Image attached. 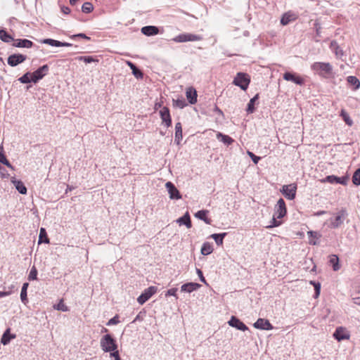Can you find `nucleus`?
<instances>
[{
	"instance_id": "nucleus-1",
	"label": "nucleus",
	"mask_w": 360,
	"mask_h": 360,
	"mask_svg": "<svg viewBox=\"0 0 360 360\" xmlns=\"http://www.w3.org/2000/svg\"><path fill=\"white\" fill-rule=\"evenodd\" d=\"M100 345L104 352H111V351L117 349L115 340L109 334L105 335L101 338Z\"/></svg>"
},
{
	"instance_id": "nucleus-2",
	"label": "nucleus",
	"mask_w": 360,
	"mask_h": 360,
	"mask_svg": "<svg viewBox=\"0 0 360 360\" xmlns=\"http://www.w3.org/2000/svg\"><path fill=\"white\" fill-rule=\"evenodd\" d=\"M311 68L319 74L330 75L333 71V67L329 63L316 62Z\"/></svg>"
},
{
	"instance_id": "nucleus-3",
	"label": "nucleus",
	"mask_w": 360,
	"mask_h": 360,
	"mask_svg": "<svg viewBox=\"0 0 360 360\" xmlns=\"http://www.w3.org/2000/svg\"><path fill=\"white\" fill-rule=\"evenodd\" d=\"M250 77L245 73L238 72L236 77L234 78L233 83L243 90H246L250 84Z\"/></svg>"
},
{
	"instance_id": "nucleus-4",
	"label": "nucleus",
	"mask_w": 360,
	"mask_h": 360,
	"mask_svg": "<svg viewBox=\"0 0 360 360\" xmlns=\"http://www.w3.org/2000/svg\"><path fill=\"white\" fill-rule=\"evenodd\" d=\"M296 191V185L291 184L283 186L281 192L287 199L293 200L295 198Z\"/></svg>"
},
{
	"instance_id": "nucleus-5",
	"label": "nucleus",
	"mask_w": 360,
	"mask_h": 360,
	"mask_svg": "<svg viewBox=\"0 0 360 360\" xmlns=\"http://www.w3.org/2000/svg\"><path fill=\"white\" fill-rule=\"evenodd\" d=\"M157 292V288L155 286H150L146 288L143 292L137 298V302L140 304H143L148 301L154 294Z\"/></svg>"
},
{
	"instance_id": "nucleus-6",
	"label": "nucleus",
	"mask_w": 360,
	"mask_h": 360,
	"mask_svg": "<svg viewBox=\"0 0 360 360\" xmlns=\"http://www.w3.org/2000/svg\"><path fill=\"white\" fill-rule=\"evenodd\" d=\"M202 37L199 35H195L189 33L181 34L173 39L175 42H186L201 40Z\"/></svg>"
},
{
	"instance_id": "nucleus-7",
	"label": "nucleus",
	"mask_w": 360,
	"mask_h": 360,
	"mask_svg": "<svg viewBox=\"0 0 360 360\" xmlns=\"http://www.w3.org/2000/svg\"><path fill=\"white\" fill-rule=\"evenodd\" d=\"M49 72V66L44 65L33 72L32 74L31 80L32 82L37 83L39 80L41 79Z\"/></svg>"
},
{
	"instance_id": "nucleus-8",
	"label": "nucleus",
	"mask_w": 360,
	"mask_h": 360,
	"mask_svg": "<svg viewBox=\"0 0 360 360\" xmlns=\"http://www.w3.org/2000/svg\"><path fill=\"white\" fill-rule=\"evenodd\" d=\"M287 213L286 206L283 199L280 198L274 208V215L276 216L277 218H283Z\"/></svg>"
},
{
	"instance_id": "nucleus-9",
	"label": "nucleus",
	"mask_w": 360,
	"mask_h": 360,
	"mask_svg": "<svg viewBox=\"0 0 360 360\" xmlns=\"http://www.w3.org/2000/svg\"><path fill=\"white\" fill-rule=\"evenodd\" d=\"M333 337L338 341H342L345 340H349L350 338V333L345 327H338L333 333Z\"/></svg>"
},
{
	"instance_id": "nucleus-10",
	"label": "nucleus",
	"mask_w": 360,
	"mask_h": 360,
	"mask_svg": "<svg viewBox=\"0 0 360 360\" xmlns=\"http://www.w3.org/2000/svg\"><path fill=\"white\" fill-rule=\"evenodd\" d=\"M165 187L167 190V192L169 195L170 199L172 200H179L181 198V195L179 191V190L175 187V186L170 181H168L165 184Z\"/></svg>"
},
{
	"instance_id": "nucleus-11",
	"label": "nucleus",
	"mask_w": 360,
	"mask_h": 360,
	"mask_svg": "<svg viewBox=\"0 0 360 360\" xmlns=\"http://www.w3.org/2000/svg\"><path fill=\"white\" fill-rule=\"evenodd\" d=\"M25 60L26 56L20 53H15L8 56L7 61L9 65L15 67L18 64L23 63Z\"/></svg>"
},
{
	"instance_id": "nucleus-12",
	"label": "nucleus",
	"mask_w": 360,
	"mask_h": 360,
	"mask_svg": "<svg viewBox=\"0 0 360 360\" xmlns=\"http://www.w3.org/2000/svg\"><path fill=\"white\" fill-rule=\"evenodd\" d=\"M253 326L257 329L270 330L274 328L273 326L267 319L259 318L254 323Z\"/></svg>"
},
{
	"instance_id": "nucleus-13",
	"label": "nucleus",
	"mask_w": 360,
	"mask_h": 360,
	"mask_svg": "<svg viewBox=\"0 0 360 360\" xmlns=\"http://www.w3.org/2000/svg\"><path fill=\"white\" fill-rule=\"evenodd\" d=\"M160 115L162 123H164L167 127H169L172 124V119L169 108L167 107H163L160 110Z\"/></svg>"
},
{
	"instance_id": "nucleus-14",
	"label": "nucleus",
	"mask_w": 360,
	"mask_h": 360,
	"mask_svg": "<svg viewBox=\"0 0 360 360\" xmlns=\"http://www.w3.org/2000/svg\"><path fill=\"white\" fill-rule=\"evenodd\" d=\"M228 323L230 326L236 328L241 331H245L248 329L245 323H243L240 320L233 316H231L230 320L228 321Z\"/></svg>"
},
{
	"instance_id": "nucleus-15",
	"label": "nucleus",
	"mask_w": 360,
	"mask_h": 360,
	"mask_svg": "<svg viewBox=\"0 0 360 360\" xmlns=\"http://www.w3.org/2000/svg\"><path fill=\"white\" fill-rule=\"evenodd\" d=\"M283 79L286 81H290L299 85L304 84V79L301 77L289 72L284 73Z\"/></svg>"
},
{
	"instance_id": "nucleus-16",
	"label": "nucleus",
	"mask_w": 360,
	"mask_h": 360,
	"mask_svg": "<svg viewBox=\"0 0 360 360\" xmlns=\"http://www.w3.org/2000/svg\"><path fill=\"white\" fill-rule=\"evenodd\" d=\"M186 96L188 100V101L191 104H195L197 102V91L196 90L191 86L186 89Z\"/></svg>"
},
{
	"instance_id": "nucleus-17",
	"label": "nucleus",
	"mask_w": 360,
	"mask_h": 360,
	"mask_svg": "<svg viewBox=\"0 0 360 360\" xmlns=\"http://www.w3.org/2000/svg\"><path fill=\"white\" fill-rule=\"evenodd\" d=\"M42 44H49L51 46H56V47H60V46H71L72 44L68 43V42H61L55 39H44L41 41Z\"/></svg>"
},
{
	"instance_id": "nucleus-18",
	"label": "nucleus",
	"mask_w": 360,
	"mask_h": 360,
	"mask_svg": "<svg viewBox=\"0 0 360 360\" xmlns=\"http://www.w3.org/2000/svg\"><path fill=\"white\" fill-rule=\"evenodd\" d=\"M11 183L14 185L15 189L21 194L27 193V188L20 180H17L15 178L12 177Z\"/></svg>"
},
{
	"instance_id": "nucleus-19",
	"label": "nucleus",
	"mask_w": 360,
	"mask_h": 360,
	"mask_svg": "<svg viewBox=\"0 0 360 360\" xmlns=\"http://www.w3.org/2000/svg\"><path fill=\"white\" fill-rule=\"evenodd\" d=\"M200 287V285L197 283H187L181 285V290L186 292H192L198 290Z\"/></svg>"
},
{
	"instance_id": "nucleus-20",
	"label": "nucleus",
	"mask_w": 360,
	"mask_h": 360,
	"mask_svg": "<svg viewBox=\"0 0 360 360\" xmlns=\"http://www.w3.org/2000/svg\"><path fill=\"white\" fill-rule=\"evenodd\" d=\"M344 217V211L338 213L334 219L330 220V227L333 229L338 228L341 224H342Z\"/></svg>"
},
{
	"instance_id": "nucleus-21",
	"label": "nucleus",
	"mask_w": 360,
	"mask_h": 360,
	"mask_svg": "<svg viewBox=\"0 0 360 360\" xmlns=\"http://www.w3.org/2000/svg\"><path fill=\"white\" fill-rule=\"evenodd\" d=\"M176 223L179 226L185 225L188 229L191 228L192 224H191L189 213L188 212H186L183 217L179 218L176 220Z\"/></svg>"
},
{
	"instance_id": "nucleus-22",
	"label": "nucleus",
	"mask_w": 360,
	"mask_h": 360,
	"mask_svg": "<svg viewBox=\"0 0 360 360\" xmlns=\"http://www.w3.org/2000/svg\"><path fill=\"white\" fill-rule=\"evenodd\" d=\"M11 329L7 328L1 338V343L4 345H8L12 339H15L16 335L15 334H11Z\"/></svg>"
},
{
	"instance_id": "nucleus-23",
	"label": "nucleus",
	"mask_w": 360,
	"mask_h": 360,
	"mask_svg": "<svg viewBox=\"0 0 360 360\" xmlns=\"http://www.w3.org/2000/svg\"><path fill=\"white\" fill-rule=\"evenodd\" d=\"M141 32L146 36H153L158 34L159 30L155 26H145L141 28Z\"/></svg>"
},
{
	"instance_id": "nucleus-24",
	"label": "nucleus",
	"mask_w": 360,
	"mask_h": 360,
	"mask_svg": "<svg viewBox=\"0 0 360 360\" xmlns=\"http://www.w3.org/2000/svg\"><path fill=\"white\" fill-rule=\"evenodd\" d=\"M183 139L182 136V126L180 122L175 124V139L174 141L177 145H179Z\"/></svg>"
},
{
	"instance_id": "nucleus-25",
	"label": "nucleus",
	"mask_w": 360,
	"mask_h": 360,
	"mask_svg": "<svg viewBox=\"0 0 360 360\" xmlns=\"http://www.w3.org/2000/svg\"><path fill=\"white\" fill-rule=\"evenodd\" d=\"M217 139L221 141L226 146H229L234 142V140L228 135L223 134L221 132H217L216 134Z\"/></svg>"
},
{
	"instance_id": "nucleus-26",
	"label": "nucleus",
	"mask_w": 360,
	"mask_h": 360,
	"mask_svg": "<svg viewBox=\"0 0 360 360\" xmlns=\"http://www.w3.org/2000/svg\"><path fill=\"white\" fill-rule=\"evenodd\" d=\"M209 213L208 210H202L197 212L195 214V217L200 220L204 221L207 224H211V219L207 217V214Z\"/></svg>"
},
{
	"instance_id": "nucleus-27",
	"label": "nucleus",
	"mask_w": 360,
	"mask_h": 360,
	"mask_svg": "<svg viewBox=\"0 0 360 360\" xmlns=\"http://www.w3.org/2000/svg\"><path fill=\"white\" fill-rule=\"evenodd\" d=\"M296 19V15L292 13H290V12H288V13H285L283 15L281 19V23L283 25H288L289 22L295 20Z\"/></svg>"
},
{
	"instance_id": "nucleus-28",
	"label": "nucleus",
	"mask_w": 360,
	"mask_h": 360,
	"mask_svg": "<svg viewBox=\"0 0 360 360\" xmlns=\"http://www.w3.org/2000/svg\"><path fill=\"white\" fill-rule=\"evenodd\" d=\"M33 45L32 41L28 39H16L13 44L15 47L31 48Z\"/></svg>"
},
{
	"instance_id": "nucleus-29",
	"label": "nucleus",
	"mask_w": 360,
	"mask_h": 360,
	"mask_svg": "<svg viewBox=\"0 0 360 360\" xmlns=\"http://www.w3.org/2000/svg\"><path fill=\"white\" fill-rule=\"evenodd\" d=\"M307 235L309 238V243L313 245H316L318 244L316 240L319 239L321 236V235L319 233L313 231H308Z\"/></svg>"
},
{
	"instance_id": "nucleus-30",
	"label": "nucleus",
	"mask_w": 360,
	"mask_h": 360,
	"mask_svg": "<svg viewBox=\"0 0 360 360\" xmlns=\"http://www.w3.org/2000/svg\"><path fill=\"white\" fill-rule=\"evenodd\" d=\"M330 49L334 51L338 58H341L344 53L343 51L339 47L338 43L335 41L330 42Z\"/></svg>"
},
{
	"instance_id": "nucleus-31",
	"label": "nucleus",
	"mask_w": 360,
	"mask_h": 360,
	"mask_svg": "<svg viewBox=\"0 0 360 360\" xmlns=\"http://www.w3.org/2000/svg\"><path fill=\"white\" fill-rule=\"evenodd\" d=\"M322 182H328L330 184H343L344 181L340 178L335 176L334 175L328 176L326 179L321 180Z\"/></svg>"
},
{
	"instance_id": "nucleus-32",
	"label": "nucleus",
	"mask_w": 360,
	"mask_h": 360,
	"mask_svg": "<svg viewBox=\"0 0 360 360\" xmlns=\"http://www.w3.org/2000/svg\"><path fill=\"white\" fill-rule=\"evenodd\" d=\"M329 262L333 266V269L335 271H337L340 269V266L339 264V258L337 255H330Z\"/></svg>"
},
{
	"instance_id": "nucleus-33",
	"label": "nucleus",
	"mask_w": 360,
	"mask_h": 360,
	"mask_svg": "<svg viewBox=\"0 0 360 360\" xmlns=\"http://www.w3.org/2000/svg\"><path fill=\"white\" fill-rule=\"evenodd\" d=\"M213 251L212 245L210 243H204L201 248V254L203 255H208Z\"/></svg>"
},
{
	"instance_id": "nucleus-34",
	"label": "nucleus",
	"mask_w": 360,
	"mask_h": 360,
	"mask_svg": "<svg viewBox=\"0 0 360 360\" xmlns=\"http://www.w3.org/2000/svg\"><path fill=\"white\" fill-rule=\"evenodd\" d=\"M127 64L129 66V68L132 70L133 75L136 78H142L143 77V73L136 67V65L133 63H131L130 61H127Z\"/></svg>"
},
{
	"instance_id": "nucleus-35",
	"label": "nucleus",
	"mask_w": 360,
	"mask_h": 360,
	"mask_svg": "<svg viewBox=\"0 0 360 360\" xmlns=\"http://www.w3.org/2000/svg\"><path fill=\"white\" fill-rule=\"evenodd\" d=\"M226 235V233H213L211 235V238L214 240L217 245H221L223 244V240Z\"/></svg>"
},
{
	"instance_id": "nucleus-36",
	"label": "nucleus",
	"mask_w": 360,
	"mask_h": 360,
	"mask_svg": "<svg viewBox=\"0 0 360 360\" xmlns=\"http://www.w3.org/2000/svg\"><path fill=\"white\" fill-rule=\"evenodd\" d=\"M259 95L256 94L253 98H252L250 101V102L248 104V107L246 109V111L248 114L252 113L255 110V103L258 100Z\"/></svg>"
},
{
	"instance_id": "nucleus-37",
	"label": "nucleus",
	"mask_w": 360,
	"mask_h": 360,
	"mask_svg": "<svg viewBox=\"0 0 360 360\" xmlns=\"http://www.w3.org/2000/svg\"><path fill=\"white\" fill-rule=\"evenodd\" d=\"M347 82L354 86V90L358 89L360 87L359 80L354 76H349L347 77Z\"/></svg>"
},
{
	"instance_id": "nucleus-38",
	"label": "nucleus",
	"mask_w": 360,
	"mask_h": 360,
	"mask_svg": "<svg viewBox=\"0 0 360 360\" xmlns=\"http://www.w3.org/2000/svg\"><path fill=\"white\" fill-rule=\"evenodd\" d=\"M281 218H277L276 216L273 215V218L270 221V224L266 226V228L269 229L279 226L282 224V221L279 220Z\"/></svg>"
},
{
	"instance_id": "nucleus-39",
	"label": "nucleus",
	"mask_w": 360,
	"mask_h": 360,
	"mask_svg": "<svg viewBox=\"0 0 360 360\" xmlns=\"http://www.w3.org/2000/svg\"><path fill=\"white\" fill-rule=\"evenodd\" d=\"M42 242L45 243H49V239L46 236V232L45 229L41 228L39 236V243H41Z\"/></svg>"
},
{
	"instance_id": "nucleus-40",
	"label": "nucleus",
	"mask_w": 360,
	"mask_h": 360,
	"mask_svg": "<svg viewBox=\"0 0 360 360\" xmlns=\"http://www.w3.org/2000/svg\"><path fill=\"white\" fill-rule=\"evenodd\" d=\"M0 39L6 43L13 41V38L4 30H0Z\"/></svg>"
},
{
	"instance_id": "nucleus-41",
	"label": "nucleus",
	"mask_w": 360,
	"mask_h": 360,
	"mask_svg": "<svg viewBox=\"0 0 360 360\" xmlns=\"http://www.w3.org/2000/svg\"><path fill=\"white\" fill-rule=\"evenodd\" d=\"M27 287H28V283H24L22 285V290H21V292H20V299H21V301L24 304H26L27 302Z\"/></svg>"
},
{
	"instance_id": "nucleus-42",
	"label": "nucleus",
	"mask_w": 360,
	"mask_h": 360,
	"mask_svg": "<svg viewBox=\"0 0 360 360\" xmlns=\"http://www.w3.org/2000/svg\"><path fill=\"white\" fill-rule=\"evenodd\" d=\"M31 77L32 74L30 72H26L18 79V81L22 84H27L30 82H32V80H31Z\"/></svg>"
},
{
	"instance_id": "nucleus-43",
	"label": "nucleus",
	"mask_w": 360,
	"mask_h": 360,
	"mask_svg": "<svg viewBox=\"0 0 360 360\" xmlns=\"http://www.w3.org/2000/svg\"><path fill=\"white\" fill-rule=\"evenodd\" d=\"M340 116L342 117L346 124L349 126H352L353 124L352 120L350 118L348 113L345 110H342L340 112Z\"/></svg>"
},
{
	"instance_id": "nucleus-44",
	"label": "nucleus",
	"mask_w": 360,
	"mask_h": 360,
	"mask_svg": "<svg viewBox=\"0 0 360 360\" xmlns=\"http://www.w3.org/2000/svg\"><path fill=\"white\" fill-rule=\"evenodd\" d=\"M79 61H84L86 63H91L93 62H98V60L94 58L93 56H78L76 58Z\"/></svg>"
},
{
	"instance_id": "nucleus-45",
	"label": "nucleus",
	"mask_w": 360,
	"mask_h": 360,
	"mask_svg": "<svg viewBox=\"0 0 360 360\" xmlns=\"http://www.w3.org/2000/svg\"><path fill=\"white\" fill-rule=\"evenodd\" d=\"M352 182L356 186H360V169H356L354 173Z\"/></svg>"
},
{
	"instance_id": "nucleus-46",
	"label": "nucleus",
	"mask_w": 360,
	"mask_h": 360,
	"mask_svg": "<svg viewBox=\"0 0 360 360\" xmlns=\"http://www.w3.org/2000/svg\"><path fill=\"white\" fill-rule=\"evenodd\" d=\"M53 308L56 310L61 311H68V307L63 303V301L62 300L57 304L54 305Z\"/></svg>"
},
{
	"instance_id": "nucleus-47",
	"label": "nucleus",
	"mask_w": 360,
	"mask_h": 360,
	"mask_svg": "<svg viewBox=\"0 0 360 360\" xmlns=\"http://www.w3.org/2000/svg\"><path fill=\"white\" fill-rule=\"evenodd\" d=\"M93 5L90 2H85L82 6V10L84 13H88L93 11Z\"/></svg>"
},
{
	"instance_id": "nucleus-48",
	"label": "nucleus",
	"mask_w": 360,
	"mask_h": 360,
	"mask_svg": "<svg viewBox=\"0 0 360 360\" xmlns=\"http://www.w3.org/2000/svg\"><path fill=\"white\" fill-rule=\"evenodd\" d=\"M0 162L7 166L8 168L11 169H14L13 167L11 165V164L8 162L6 157L5 156L4 153L0 154Z\"/></svg>"
},
{
	"instance_id": "nucleus-49",
	"label": "nucleus",
	"mask_w": 360,
	"mask_h": 360,
	"mask_svg": "<svg viewBox=\"0 0 360 360\" xmlns=\"http://www.w3.org/2000/svg\"><path fill=\"white\" fill-rule=\"evenodd\" d=\"M310 284L314 287L315 289V297H318L321 292V284L315 281H311Z\"/></svg>"
},
{
	"instance_id": "nucleus-50",
	"label": "nucleus",
	"mask_w": 360,
	"mask_h": 360,
	"mask_svg": "<svg viewBox=\"0 0 360 360\" xmlns=\"http://www.w3.org/2000/svg\"><path fill=\"white\" fill-rule=\"evenodd\" d=\"M14 288H15V285L12 284L9 286V290H2V291L0 290V298L10 295L11 294H12Z\"/></svg>"
},
{
	"instance_id": "nucleus-51",
	"label": "nucleus",
	"mask_w": 360,
	"mask_h": 360,
	"mask_svg": "<svg viewBox=\"0 0 360 360\" xmlns=\"http://www.w3.org/2000/svg\"><path fill=\"white\" fill-rule=\"evenodd\" d=\"M174 102L175 105L179 108H184L186 105V101L183 98L176 99Z\"/></svg>"
},
{
	"instance_id": "nucleus-52",
	"label": "nucleus",
	"mask_w": 360,
	"mask_h": 360,
	"mask_svg": "<svg viewBox=\"0 0 360 360\" xmlns=\"http://www.w3.org/2000/svg\"><path fill=\"white\" fill-rule=\"evenodd\" d=\"M37 278V271L35 267H32L29 274V280H36Z\"/></svg>"
},
{
	"instance_id": "nucleus-53",
	"label": "nucleus",
	"mask_w": 360,
	"mask_h": 360,
	"mask_svg": "<svg viewBox=\"0 0 360 360\" xmlns=\"http://www.w3.org/2000/svg\"><path fill=\"white\" fill-rule=\"evenodd\" d=\"M120 322L118 316H115L113 318L110 319L107 323V326L116 325Z\"/></svg>"
},
{
	"instance_id": "nucleus-54",
	"label": "nucleus",
	"mask_w": 360,
	"mask_h": 360,
	"mask_svg": "<svg viewBox=\"0 0 360 360\" xmlns=\"http://www.w3.org/2000/svg\"><path fill=\"white\" fill-rule=\"evenodd\" d=\"M176 291H177L176 288L169 289L166 292L165 296H174V297H175L177 299Z\"/></svg>"
},
{
	"instance_id": "nucleus-55",
	"label": "nucleus",
	"mask_w": 360,
	"mask_h": 360,
	"mask_svg": "<svg viewBox=\"0 0 360 360\" xmlns=\"http://www.w3.org/2000/svg\"><path fill=\"white\" fill-rule=\"evenodd\" d=\"M248 155L251 158L252 160L255 164H257L260 160L259 157L256 156L253 153L250 151H248Z\"/></svg>"
},
{
	"instance_id": "nucleus-56",
	"label": "nucleus",
	"mask_w": 360,
	"mask_h": 360,
	"mask_svg": "<svg viewBox=\"0 0 360 360\" xmlns=\"http://www.w3.org/2000/svg\"><path fill=\"white\" fill-rule=\"evenodd\" d=\"M110 356L111 357H113L115 360H121L119 354V351L117 350V349H116L114 351H111Z\"/></svg>"
},
{
	"instance_id": "nucleus-57",
	"label": "nucleus",
	"mask_w": 360,
	"mask_h": 360,
	"mask_svg": "<svg viewBox=\"0 0 360 360\" xmlns=\"http://www.w3.org/2000/svg\"><path fill=\"white\" fill-rule=\"evenodd\" d=\"M196 272H197V274H198V276L200 278V280L202 282H203L204 283H206V280H205V277L202 275V271L200 269H197Z\"/></svg>"
},
{
	"instance_id": "nucleus-58",
	"label": "nucleus",
	"mask_w": 360,
	"mask_h": 360,
	"mask_svg": "<svg viewBox=\"0 0 360 360\" xmlns=\"http://www.w3.org/2000/svg\"><path fill=\"white\" fill-rule=\"evenodd\" d=\"M76 37H81V38L86 39L88 40L90 39V38L89 37H87L86 34H84L83 33L74 34V35L71 36V38H72V39H75Z\"/></svg>"
},
{
	"instance_id": "nucleus-59",
	"label": "nucleus",
	"mask_w": 360,
	"mask_h": 360,
	"mask_svg": "<svg viewBox=\"0 0 360 360\" xmlns=\"http://www.w3.org/2000/svg\"><path fill=\"white\" fill-rule=\"evenodd\" d=\"M61 11L64 14H69L70 13V9L68 7H67V6H63L61 8Z\"/></svg>"
},
{
	"instance_id": "nucleus-60",
	"label": "nucleus",
	"mask_w": 360,
	"mask_h": 360,
	"mask_svg": "<svg viewBox=\"0 0 360 360\" xmlns=\"http://www.w3.org/2000/svg\"><path fill=\"white\" fill-rule=\"evenodd\" d=\"M353 302L354 304H356L357 305H360V297L353 298Z\"/></svg>"
},
{
	"instance_id": "nucleus-61",
	"label": "nucleus",
	"mask_w": 360,
	"mask_h": 360,
	"mask_svg": "<svg viewBox=\"0 0 360 360\" xmlns=\"http://www.w3.org/2000/svg\"><path fill=\"white\" fill-rule=\"evenodd\" d=\"M325 213H326L325 211L321 210V211H319V212L314 213V215H315V216H320V215L324 214Z\"/></svg>"
},
{
	"instance_id": "nucleus-62",
	"label": "nucleus",
	"mask_w": 360,
	"mask_h": 360,
	"mask_svg": "<svg viewBox=\"0 0 360 360\" xmlns=\"http://www.w3.org/2000/svg\"><path fill=\"white\" fill-rule=\"evenodd\" d=\"M160 107H161V103H156L155 104L154 108H155V110H157L158 108H159Z\"/></svg>"
},
{
	"instance_id": "nucleus-63",
	"label": "nucleus",
	"mask_w": 360,
	"mask_h": 360,
	"mask_svg": "<svg viewBox=\"0 0 360 360\" xmlns=\"http://www.w3.org/2000/svg\"><path fill=\"white\" fill-rule=\"evenodd\" d=\"M79 0H70V4L72 5H75L77 1H79Z\"/></svg>"
},
{
	"instance_id": "nucleus-64",
	"label": "nucleus",
	"mask_w": 360,
	"mask_h": 360,
	"mask_svg": "<svg viewBox=\"0 0 360 360\" xmlns=\"http://www.w3.org/2000/svg\"><path fill=\"white\" fill-rule=\"evenodd\" d=\"M1 153H4V147H3V146H2V145H0V154H1Z\"/></svg>"
}]
</instances>
